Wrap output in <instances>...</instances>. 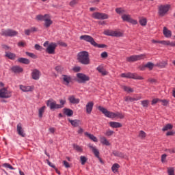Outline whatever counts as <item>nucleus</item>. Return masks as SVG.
Returning a JSON list of instances; mask_svg holds the SVG:
<instances>
[{
  "mask_svg": "<svg viewBox=\"0 0 175 175\" xmlns=\"http://www.w3.org/2000/svg\"><path fill=\"white\" fill-rule=\"evenodd\" d=\"M98 110L105 116V117H107L108 118H120V120H122L124 118V114L120 112L113 113L110 111H108L106 109V108L99 106L98 107Z\"/></svg>",
  "mask_w": 175,
  "mask_h": 175,
  "instance_id": "nucleus-1",
  "label": "nucleus"
},
{
  "mask_svg": "<svg viewBox=\"0 0 175 175\" xmlns=\"http://www.w3.org/2000/svg\"><path fill=\"white\" fill-rule=\"evenodd\" d=\"M77 59L82 65H90V54L85 51L79 52L77 55Z\"/></svg>",
  "mask_w": 175,
  "mask_h": 175,
  "instance_id": "nucleus-2",
  "label": "nucleus"
},
{
  "mask_svg": "<svg viewBox=\"0 0 175 175\" xmlns=\"http://www.w3.org/2000/svg\"><path fill=\"white\" fill-rule=\"evenodd\" d=\"M36 19L38 21H44V27H46V28H49L53 24L51 16L49 14L37 15Z\"/></svg>",
  "mask_w": 175,
  "mask_h": 175,
  "instance_id": "nucleus-3",
  "label": "nucleus"
},
{
  "mask_svg": "<svg viewBox=\"0 0 175 175\" xmlns=\"http://www.w3.org/2000/svg\"><path fill=\"white\" fill-rule=\"evenodd\" d=\"M81 40H85V42H88V43H90L92 46L94 47H98V49H103V47H106V45L105 44H99L95 42L94 40V38L91 37V36L89 35H83L80 36Z\"/></svg>",
  "mask_w": 175,
  "mask_h": 175,
  "instance_id": "nucleus-4",
  "label": "nucleus"
},
{
  "mask_svg": "<svg viewBox=\"0 0 175 175\" xmlns=\"http://www.w3.org/2000/svg\"><path fill=\"white\" fill-rule=\"evenodd\" d=\"M0 35L7 38H14L18 35V31L12 29H1Z\"/></svg>",
  "mask_w": 175,
  "mask_h": 175,
  "instance_id": "nucleus-5",
  "label": "nucleus"
},
{
  "mask_svg": "<svg viewBox=\"0 0 175 175\" xmlns=\"http://www.w3.org/2000/svg\"><path fill=\"white\" fill-rule=\"evenodd\" d=\"M121 77H124L126 79H133L134 80H144L143 77L139 76L137 74L135 73H122L121 74Z\"/></svg>",
  "mask_w": 175,
  "mask_h": 175,
  "instance_id": "nucleus-6",
  "label": "nucleus"
},
{
  "mask_svg": "<svg viewBox=\"0 0 175 175\" xmlns=\"http://www.w3.org/2000/svg\"><path fill=\"white\" fill-rule=\"evenodd\" d=\"M169 9H170V5H161L159 6V16L161 17H163L168 12Z\"/></svg>",
  "mask_w": 175,
  "mask_h": 175,
  "instance_id": "nucleus-7",
  "label": "nucleus"
},
{
  "mask_svg": "<svg viewBox=\"0 0 175 175\" xmlns=\"http://www.w3.org/2000/svg\"><path fill=\"white\" fill-rule=\"evenodd\" d=\"M146 55H135L126 58L128 62H135V61H140V59H144Z\"/></svg>",
  "mask_w": 175,
  "mask_h": 175,
  "instance_id": "nucleus-8",
  "label": "nucleus"
},
{
  "mask_svg": "<svg viewBox=\"0 0 175 175\" xmlns=\"http://www.w3.org/2000/svg\"><path fill=\"white\" fill-rule=\"evenodd\" d=\"M92 16L96 20H107L109 18V15L105 13L94 12L92 14Z\"/></svg>",
  "mask_w": 175,
  "mask_h": 175,
  "instance_id": "nucleus-9",
  "label": "nucleus"
},
{
  "mask_svg": "<svg viewBox=\"0 0 175 175\" xmlns=\"http://www.w3.org/2000/svg\"><path fill=\"white\" fill-rule=\"evenodd\" d=\"M122 19L123 20V21H126V23H130V24H133V25H136V24H137V21L132 18L130 14L122 15Z\"/></svg>",
  "mask_w": 175,
  "mask_h": 175,
  "instance_id": "nucleus-10",
  "label": "nucleus"
},
{
  "mask_svg": "<svg viewBox=\"0 0 175 175\" xmlns=\"http://www.w3.org/2000/svg\"><path fill=\"white\" fill-rule=\"evenodd\" d=\"M77 81H78V83H85L86 81H90V77L83 73H77Z\"/></svg>",
  "mask_w": 175,
  "mask_h": 175,
  "instance_id": "nucleus-11",
  "label": "nucleus"
},
{
  "mask_svg": "<svg viewBox=\"0 0 175 175\" xmlns=\"http://www.w3.org/2000/svg\"><path fill=\"white\" fill-rule=\"evenodd\" d=\"M46 106L50 108L51 110H55L60 109L59 104H57V102L53 100H48L46 101Z\"/></svg>",
  "mask_w": 175,
  "mask_h": 175,
  "instance_id": "nucleus-12",
  "label": "nucleus"
},
{
  "mask_svg": "<svg viewBox=\"0 0 175 175\" xmlns=\"http://www.w3.org/2000/svg\"><path fill=\"white\" fill-rule=\"evenodd\" d=\"M12 96V92L8 90L6 88L0 90V98H8Z\"/></svg>",
  "mask_w": 175,
  "mask_h": 175,
  "instance_id": "nucleus-13",
  "label": "nucleus"
},
{
  "mask_svg": "<svg viewBox=\"0 0 175 175\" xmlns=\"http://www.w3.org/2000/svg\"><path fill=\"white\" fill-rule=\"evenodd\" d=\"M31 76L33 80H39L40 76H42V72L40 70L35 68L31 70Z\"/></svg>",
  "mask_w": 175,
  "mask_h": 175,
  "instance_id": "nucleus-14",
  "label": "nucleus"
},
{
  "mask_svg": "<svg viewBox=\"0 0 175 175\" xmlns=\"http://www.w3.org/2000/svg\"><path fill=\"white\" fill-rule=\"evenodd\" d=\"M57 44L54 42H51L46 49L48 54H55Z\"/></svg>",
  "mask_w": 175,
  "mask_h": 175,
  "instance_id": "nucleus-15",
  "label": "nucleus"
},
{
  "mask_svg": "<svg viewBox=\"0 0 175 175\" xmlns=\"http://www.w3.org/2000/svg\"><path fill=\"white\" fill-rule=\"evenodd\" d=\"M62 80H63V84H64V85H69V84L72 83V77L63 75H62Z\"/></svg>",
  "mask_w": 175,
  "mask_h": 175,
  "instance_id": "nucleus-16",
  "label": "nucleus"
},
{
  "mask_svg": "<svg viewBox=\"0 0 175 175\" xmlns=\"http://www.w3.org/2000/svg\"><path fill=\"white\" fill-rule=\"evenodd\" d=\"M16 131L19 136H21L22 137H25L26 134L25 132H24V129H23V124H21V123H18L17 124Z\"/></svg>",
  "mask_w": 175,
  "mask_h": 175,
  "instance_id": "nucleus-17",
  "label": "nucleus"
},
{
  "mask_svg": "<svg viewBox=\"0 0 175 175\" xmlns=\"http://www.w3.org/2000/svg\"><path fill=\"white\" fill-rule=\"evenodd\" d=\"M86 113L90 114L92 112V109H94V102L90 101L87 103L85 106Z\"/></svg>",
  "mask_w": 175,
  "mask_h": 175,
  "instance_id": "nucleus-18",
  "label": "nucleus"
},
{
  "mask_svg": "<svg viewBox=\"0 0 175 175\" xmlns=\"http://www.w3.org/2000/svg\"><path fill=\"white\" fill-rule=\"evenodd\" d=\"M68 100L70 103H72V105H79V103H80V99L76 98L74 95L69 96Z\"/></svg>",
  "mask_w": 175,
  "mask_h": 175,
  "instance_id": "nucleus-19",
  "label": "nucleus"
},
{
  "mask_svg": "<svg viewBox=\"0 0 175 175\" xmlns=\"http://www.w3.org/2000/svg\"><path fill=\"white\" fill-rule=\"evenodd\" d=\"M96 70H98V73H101L103 76H107L109 75V72L106 71L103 66H98L96 68Z\"/></svg>",
  "mask_w": 175,
  "mask_h": 175,
  "instance_id": "nucleus-20",
  "label": "nucleus"
},
{
  "mask_svg": "<svg viewBox=\"0 0 175 175\" xmlns=\"http://www.w3.org/2000/svg\"><path fill=\"white\" fill-rule=\"evenodd\" d=\"M20 90L23 92H29L33 90V86H25L23 85H20Z\"/></svg>",
  "mask_w": 175,
  "mask_h": 175,
  "instance_id": "nucleus-21",
  "label": "nucleus"
},
{
  "mask_svg": "<svg viewBox=\"0 0 175 175\" xmlns=\"http://www.w3.org/2000/svg\"><path fill=\"white\" fill-rule=\"evenodd\" d=\"M163 33L165 38H172V31H170L167 27H164L163 29Z\"/></svg>",
  "mask_w": 175,
  "mask_h": 175,
  "instance_id": "nucleus-22",
  "label": "nucleus"
},
{
  "mask_svg": "<svg viewBox=\"0 0 175 175\" xmlns=\"http://www.w3.org/2000/svg\"><path fill=\"white\" fill-rule=\"evenodd\" d=\"M88 146L89 147V148H90V150H92L95 157H96V158H99V150H98L96 147L93 146L92 145H91V144H88Z\"/></svg>",
  "mask_w": 175,
  "mask_h": 175,
  "instance_id": "nucleus-23",
  "label": "nucleus"
},
{
  "mask_svg": "<svg viewBox=\"0 0 175 175\" xmlns=\"http://www.w3.org/2000/svg\"><path fill=\"white\" fill-rule=\"evenodd\" d=\"M11 70L14 73H22L23 69V68H21L18 66H14L11 68Z\"/></svg>",
  "mask_w": 175,
  "mask_h": 175,
  "instance_id": "nucleus-24",
  "label": "nucleus"
},
{
  "mask_svg": "<svg viewBox=\"0 0 175 175\" xmlns=\"http://www.w3.org/2000/svg\"><path fill=\"white\" fill-rule=\"evenodd\" d=\"M68 121L70 123H71V125H72V126H80V125H81V121H80L79 120H70L68 119Z\"/></svg>",
  "mask_w": 175,
  "mask_h": 175,
  "instance_id": "nucleus-25",
  "label": "nucleus"
},
{
  "mask_svg": "<svg viewBox=\"0 0 175 175\" xmlns=\"http://www.w3.org/2000/svg\"><path fill=\"white\" fill-rule=\"evenodd\" d=\"M161 44H163V46H171L172 47H174L175 42H170L169 40H162L160 41Z\"/></svg>",
  "mask_w": 175,
  "mask_h": 175,
  "instance_id": "nucleus-26",
  "label": "nucleus"
},
{
  "mask_svg": "<svg viewBox=\"0 0 175 175\" xmlns=\"http://www.w3.org/2000/svg\"><path fill=\"white\" fill-rule=\"evenodd\" d=\"M85 136H87L88 137H89V139H90V140H92L95 143L98 142V139L96 138V137H95L92 134H90L89 133L85 132Z\"/></svg>",
  "mask_w": 175,
  "mask_h": 175,
  "instance_id": "nucleus-27",
  "label": "nucleus"
},
{
  "mask_svg": "<svg viewBox=\"0 0 175 175\" xmlns=\"http://www.w3.org/2000/svg\"><path fill=\"white\" fill-rule=\"evenodd\" d=\"M109 125L111 128H121L122 126L121 123L117 122H110Z\"/></svg>",
  "mask_w": 175,
  "mask_h": 175,
  "instance_id": "nucleus-28",
  "label": "nucleus"
},
{
  "mask_svg": "<svg viewBox=\"0 0 175 175\" xmlns=\"http://www.w3.org/2000/svg\"><path fill=\"white\" fill-rule=\"evenodd\" d=\"M112 36L115 38H121L124 36V33L120 31H113Z\"/></svg>",
  "mask_w": 175,
  "mask_h": 175,
  "instance_id": "nucleus-29",
  "label": "nucleus"
},
{
  "mask_svg": "<svg viewBox=\"0 0 175 175\" xmlns=\"http://www.w3.org/2000/svg\"><path fill=\"white\" fill-rule=\"evenodd\" d=\"M64 113L66 114V116H68V117H72V116H73V111H72L70 109H64Z\"/></svg>",
  "mask_w": 175,
  "mask_h": 175,
  "instance_id": "nucleus-30",
  "label": "nucleus"
},
{
  "mask_svg": "<svg viewBox=\"0 0 175 175\" xmlns=\"http://www.w3.org/2000/svg\"><path fill=\"white\" fill-rule=\"evenodd\" d=\"M18 62L21 64H25V65L29 64V59L24 57H20L18 59Z\"/></svg>",
  "mask_w": 175,
  "mask_h": 175,
  "instance_id": "nucleus-31",
  "label": "nucleus"
},
{
  "mask_svg": "<svg viewBox=\"0 0 175 175\" xmlns=\"http://www.w3.org/2000/svg\"><path fill=\"white\" fill-rule=\"evenodd\" d=\"M5 57H7V58H9V59H15L16 54L12 53L10 52H5Z\"/></svg>",
  "mask_w": 175,
  "mask_h": 175,
  "instance_id": "nucleus-32",
  "label": "nucleus"
},
{
  "mask_svg": "<svg viewBox=\"0 0 175 175\" xmlns=\"http://www.w3.org/2000/svg\"><path fill=\"white\" fill-rule=\"evenodd\" d=\"M171 129H173V125L172 124H167L163 126L162 131L163 132H166V131H171Z\"/></svg>",
  "mask_w": 175,
  "mask_h": 175,
  "instance_id": "nucleus-33",
  "label": "nucleus"
},
{
  "mask_svg": "<svg viewBox=\"0 0 175 175\" xmlns=\"http://www.w3.org/2000/svg\"><path fill=\"white\" fill-rule=\"evenodd\" d=\"M167 66V62H166V61H163V62L157 63L156 64V66H158L159 68H166Z\"/></svg>",
  "mask_w": 175,
  "mask_h": 175,
  "instance_id": "nucleus-34",
  "label": "nucleus"
},
{
  "mask_svg": "<svg viewBox=\"0 0 175 175\" xmlns=\"http://www.w3.org/2000/svg\"><path fill=\"white\" fill-rule=\"evenodd\" d=\"M100 142L102 143V144H104L105 146H110V142L105 137H100Z\"/></svg>",
  "mask_w": 175,
  "mask_h": 175,
  "instance_id": "nucleus-35",
  "label": "nucleus"
},
{
  "mask_svg": "<svg viewBox=\"0 0 175 175\" xmlns=\"http://www.w3.org/2000/svg\"><path fill=\"white\" fill-rule=\"evenodd\" d=\"M44 110H46V106H43L40 108L38 111V116L40 117V118H42V117H43V113H44Z\"/></svg>",
  "mask_w": 175,
  "mask_h": 175,
  "instance_id": "nucleus-36",
  "label": "nucleus"
},
{
  "mask_svg": "<svg viewBox=\"0 0 175 175\" xmlns=\"http://www.w3.org/2000/svg\"><path fill=\"white\" fill-rule=\"evenodd\" d=\"M118 169H120V165H118V163H115L111 167V170L113 173H117V172H118Z\"/></svg>",
  "mask_w": 175,
  "mask_h": 175,
  "instance_id": "nucleus-37",
  "label": "nucleus"
},
{
  "mask_svg": "<svg viewBox=\"0 0 175 175\" xmlns=\"http://www.w3.org/2000/svg\"><path fill=\"white\" fill-rule=\"evenodd\" d=\"M112 154L115 157H119L120 158L124 157V154H122V153L121 152H118L117 150H113Z\"/></svg>",
  "mask_w": 175,
  "mask_h": 175,
  "instance_id": "nucleus-38",
  "label": "nucleus"
},
{
  "mask_svg": "<svg viewBox=\"0 0 175 175\" xmlns=\"http://www.w3.org/2000/svg\"><path fill=\"white\" fill-rule=\"evenodd\" d=\"M139 99H140V98H133L131 96H127V97H125L124 100L125 102H135V100H139Z\"/></svg>",
  "mask_w": 175,
  "mask_h": 175,
  "instance_id": "nucleus-39",
  "label": "nucleus"
},
{
  "mask_svg": "<svg viewBox=\"0 0 175 175\" xmlns=\"http://www.w3.org/2000/svg\"><path fill=\"white\" fill-rule=\"evenodd\" d=\"M145 66H146L149 70H152L155 65L152 62H148L146 64H145Z\"/></svg>",
  "mask_w": 175,
  "mask_h": 175,
  "instance_id": "nucleus-40",
  "label": "nucleus"
},
{
  "mask_svg": "<svg viewBox=\"0 0 175 175\" xmlns=\"http://www.w3.org/2000/svg\"><path fill=\"white\" fill-rule=\"evenodd\" d=\"M122 88L124 90V91H125L126 92H129V93H131V92H133V89H132L130 87H128V86H122Z\"/></svg>",
  "mask_w": 175,
  "mask_h": 175,
  "instance_id": "nucleus-41",
  "label": "nucleus"
},
{
  "mask_svg": "<svg viewBox=\"0 0 175 175\" xmlns=\"http://www.w3.org/2000/svg\"><path fill=\"white\" fill-rule=\"evenodd\" d=\"M141 105L143 106V107H148V105H150V100H144L141 101Z\"/></svg>",
  "mask_w": 175,
  "mask_h": 175,
  "instance_id": "nucleus-42",
  "label": "nucleus"
},
{
  "mask_svg": "<svg viewBox=\"0 0 175 175\" xmlns=\"http://www.w3.org/2000/svg\"><path fill=\"white\" fill-rule=\"evenodd\" d=\"M103 33L107 36H113V30H109V29L105 30Z\"/></svg>",
  "mask_w": 175,
  "mask_h": 175,
  "instance_id": "nucleus-43",
  "label": "nucleus"
},
{
  "mask_svg": "<svg viewBox=\"0 0 175 175\" xmlns=\"http://www.w3.org/2000/svg\"><path fill=\"white\" fill-rule=\"evenodd\" d=\"M139 24L142 25L143 27L147 25V19L145 18H142L139 20Z\"/></svg>",
  "mask_w": 175,
  "mask_h": 175,
  "instance_id": "nucleus-44",
  "label": "nucleus"
},
{
  "mask_svg": "<svg viewBox=\"0 0 175 175\" xmlns=\"http://www.w3.org/2000/svg\"><path fill=\"white\" fill-rule=\"evenodd\" d=\"M3 167H5L6 169H10V170H14V167L12 166V165L9 163H4L3 164Z\"/></svg>",
  "mask_w": 175,
  "mask_h": 175,
  "instance_id": "nucleus-45",
  "label": "nucleus"
},
{
  "mask_svg": "<svg viewBox=\"0 0 175 175\" xmlns=\"http://www.w3.org/2000/svg\"><path fill=\"white\" fill-rule=\"evenodd\" d=\"M73 147L74 149L76 150V151H78V152H81V151H83V148H81V147L78 145L74 144Z\"/></svg>",
  "mask_w": 175,
  "mask_h": 175,
  "instance_id": "nucleus-46",
  "label": "nucleus"
},
{
  "mask_svg": "<svg viewBox=\"0 0 175 175\" xmlns=\"http://www.w3.org/2000/svg\"><path fill=\"white\" fill-rule=\"evenodd\" d=\"M80 160L81 165H85V162H87V157L84 156H81Z\"/></svg>",
  "mask_w": 175,
  "mask_h": 175,
  "instance_id": "nucleus-47",
  "label": "nucleus"
},
{
  "mask_svg": "<svg viewBox=\"0 0 175 175\" xmlns=\"http://www.w3.org/2000/svg\"><path fill=\"white\" fill-rule=\"evenodd\" d=\"M146 136V132L143 131H139V137H140L141 139H144Z\"/></svg>",
  "mask_w": 175,
  "mask_h": 175,
  "instance_id": "nucleus-48",
  "label": "nucleus"
},
{
  "mask_svg": "<svg viewBox=\"0 0 175 175\" xmlns=\"http://www.w3.org/2000/svg\"><path fill=\"white\" fill-rule=\"evenodd\" d=\"M167 173L169 175H174V168L173 167L168 168Z\"/></svg>",
  "mask_w": 175,
  "mask_h": 175,
  "instance_id": "nucleus-49",
  "label": "nucleus"
},
{
  "mask_svg": "<svg viewBox=\"0 0 175 175\" xmlns=\"http://www.w3.org/2000/svg\"><path fill=\"white\" fill-rule=\"evenodd\" d=\"M79 3V0H72L70 3L69 5L70 6H75V5H77Z\"/></svg>",
  "mask_w": 175,
  "mask_h": 175,
  "instance_id": "nucleus-50",
  "label": "nucleus"
},
{
  "mask_svg": "<svg viewBox=\"0 0 175 175\" xmlns=\"http://www.w3.org/2000/svg\"><path fill=\"white\" fill-rule=\"evenodd\" d=\"M59 103L60 104H59V106H60V109H62V107H64V105L66 103V100L60 99Z\"/></svg>",
  "mask_w": 175,
  "mask_h": 175,
  "instance_id": "nucleus-51",
  "label": "nucleus"
},
{
  "mask_svg": "<svg viewBox=\"0 0 175 175\" xmlns=\"http://www.w3.org/2000/svg\"><path fill=\"white\" fill-rule=\"evenodd\" d=\"M116 12L118 14H122L125 11L122 8H116Z\"/></svg>",
  "mask_w": 175,
  "mask_h": 175,
  "instance_id": "nucleus-52",
  "label": "nucleus"
},
{
  "mask_svg": "<svg viewBox=\"0 0 175 175\" xmlns=\"http://www.w3.org/2000/svg\"><path fill=\"white\" fill-rule=\"evenodd\" d=\"M64 68L61 66H57L55 67V70H57L58 73H61V72H62Z\"/></svg>",
  "mask_w": 175,
  "mask_h": 175,
  "instance_id": "nucleus-53",
  "label": "nucleus"
},
{
  "mask_svg": "<svg viewBox=\"0 0 175 175\" xmlns=\"http://www.w3.org/2000/svg\"><path fill=\"white\" fill-rule=\"evenodd\" d=\"M160 102H161L162 105L163 106H167L168 103H169V100H160Z\"/></svg>",
  "mask_w": 175,
  "mask_h": 175,
  "instance_id": "nucleus-54",
  "label": "nucleus"
},
{
  "mask_svg": "<svg viewBox=\"0 0 175 175\" xmlns=\"http://www.w3.org/2000/svg\"><path fill=\"white\" fill-rule=\"evenodd\" d=\"M46 162L49 165V166H50L51 167H53V169H56V167L54 164H53V163L50 162V161L46 160Z\"/></svg>",
  "mask_w": 175,
  "mask_h": 175,
  "instance_id": "nucleus-55",
  "label": "nucleus"
},
{
  "mask_svg": "<svg viewBox=\"0 0 175 175\" xmlns=\"http://www.w3.org/2000/svg\"><path fill=\"white\" fill-rule=\"evenodd\" d=\"M161 100H159V98H154L152 100V105H157V103H158V102H160Z\"/></svg>",
  "mask_w": 175,
  "mask_h": 175,
  "instance_id": "nucleus-56",
  "label": "nucleus"
},
{
  "mask_svg": "<svg viewBox=\"0 0 175 175\" xmlns=\"http://www.w3.org/2000/svg\"><path fill=\"white\" fill-rule=\"evenodd\" d=\"M35 49L36 50H40V51H42V50L43 49V48L42 46H40V45L36 44L35 45Z\"/></svg>",
  "mask_w": 175,
  "mask_h": 175,
  "instance_id": "nucleus-57",
  "label": "nucleus"
},
{
  "mask_svg": "<svg viewBox=\"0 0 175 175\" xmlns=\"http://www.w3.org/2000/svg\"><path fill=\"white\" fill-rule=\"evenodd\" d=\"M113 133H114V131L109 130L106 132L105 135L107 136H111V135H113Z\"/></svg>",
  "mask_w": 175,
  "mask_h": 175,
  "instance_id": "nucleus-58",
  "label": "nucleus"
},
{
  "mask_svg": "<svg viewBox=\"0 0 175 175\" xmlns=\"http://www.w3.org/2000/svg\"><path fill=\"white\" fill-rule=\"evenodd\" d=\"M167 152H170V154H175V148L167 150Z\"/></svg>",
  "mask_w": 175,
  "mask_h": 175,
  "instance_id": "nucleus-59",
  "label": "nucleus"
},
{
  "mask_svg": "<svg viewBox=\"0 0 175 175\" xmlns=\"http://www.w3.org/2000/svg\"><path fill=\"white\" fill-rule=\"evenodd\" d=\"M166 157L167 155L165 154L161 156V162L163 163H164V162H166Z\"/></svg>",
  "mask_w": 175,
  "mask_h": 175,
  "instance_id": "nucleus-60",
  "label": "nucleus"
},
{
  "mask_svg": "<svg viewBox=\"0 0 175 175\" xmlns=\"http://www.w3.org/2000/svg\"><path fill=\"white\" fill-rule=\"evenodd\" d=\"M101 58H107V52H103L101 53Z\"/></svg>",
  "mask_w": 175,
  "mask_h": 175,
  "instance_id": "nucleus-61",
  "label": "nucleus"
},
{
  "mask_svg": "<svg viewBox=\"0 0 175 175\" xmlns=\"http://www.w3.org/2000/svg\"><path fill=\"white\" fill-rule=\"evenodd\" d=\"M63 163L65 167H70V165H69V163H68V161H64Z\"/></svg>",
  "mask_w": 175,
  "mask_h": 175,
  "instance_id": "nucleus-62",
  "label": "nucleus"
},
{
  "mask_svg": "<svg viewBox=\"0 0 175 175\" xmlns=\"http://www.w3.org/2000/svg\"><path fill=\"white\" fill-rule=\"evenodd\" d=\"M148 81L149 83H151L152 84L154 83H156L157 82V80H155L154 79H152V78H149L148 79Z\"/></svg>",
  "mask_w": 175,
  "mask_h": 175,
  "instance_id": "nucleus-63",
  "label": "nucleus"
},
{
  "mask_svg": "<svg viewBox=\"0 0 175 175\" xmlns=\"http://www.w3.org/2000/svg\"><path fill=\"white\" fill-rule=\"evenodd\" d=\"M173 135H174V131H168L166 133V136H173Z\"/></svg>",
  "mask_w": 175,
  "mask_h": 175,
  "instance_id": "nucleus-64",
  "label": "nucleus"
}]
</instances>
